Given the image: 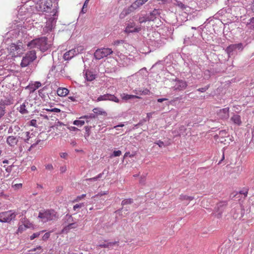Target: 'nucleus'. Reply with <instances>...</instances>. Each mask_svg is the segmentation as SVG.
<instances>
[{"label":"nucleus","instance_id":"obj_13","mask_svg":"<svg viewBox=\"0 0 254 254\" xmlns=\"http://www.w3.org/2000/svg\"><path fill=\"white\" fill-rule=\"evenodd\" d=\"M13 103V99L12 96L7 92L4 93L0 99V105L8 106Z\"/></svg>","mask_w":254,"mask_h":254},{"label":"nucleus","instance_id":"obj_57","mask_svg":"<svg viewBox=\"0 0 254 254\" xmlns=\"http://www.w3.org/2000/svg\"><path fill=\"white\" fill-rule=\"evenodd\" d=\"M60 157L64 159H66L67 157V153L66 152H62L60 154Z\"/></svg>","mask_w":254,"mask_h":254},{"label":"nucleus","instance_id":"obj_24","mask_svg":"<svg viewBox=\"0 0 254 254\" xmlns=\"http://www.w3.org/2000/svg\"><path fill=\"white\" fill-rule=\"evenodd\" d=\"M142 5L141 4L140 1L139 0H136L133 3H132V4L129 7L128 10L130 11L135 10Z\"/></svg>","mask_w":254,"mask_h":254},{"label":"nucleus","instance_id":"obj_17","mask_svg":"<svg viewBox=\"0 0 254 254\" xmlns=\"http://www.w3.org/2000/svg\"><path fill=\"white\" fill-rule=\"evenodd\" d=\"M19 139V135L18 136L10 135L7 136L6 142L9 146L14 147L17 144Z\"/></svg>","mask_w":254,"mask_h":254},{"label":"nucleus","instance_id":"obj_23","mask_svg":"<svg viewBox=\"0 0 254 254\" xmlns=\"http://www.w3.org/2000/svg\"><path fill=\"white\" fill-rule=\"evenodd\" d=\"M121 97L123 100L127 101L132 99L138 98L140 99V97L135 95H128L125 93L121 94Z\"/></svg>","mask_w":254,"mask_h":254},{"label":"nucleus","instance_id":"obj_54","mask_svg":"<svg viewBox=\"0 0 254 254\" xmlns=\"http://www.w3.org/2000/svg\"><path fill=\"white\" fill-rule=\"evenodd\" d=\"M155 143L157 144L160 147L165 146L164 142L161 140H158L155 142Z\"/></svg>","mask_w":254,"mask_h":254},{"label":"nucleus","instance_id":"obj_33","mask_svg":"<svg viewBox=\"0 0 254 254\" xmlns=\"http://www.w3.org/2000/svg\"><path fill=\"white\" fill-rule=\"evenodd\" d=\"M41 86V83L39 81H36L34 83L30 85V88L33 91H35L37 89H38L39 87Z\"/></svg>","mask_w":254,"mask_h":254},{"label":"nucleus","instance_id":"obj_62","mask_svg":"<svg viewBox=\"0 0 254 254\" xmlns=\"http://www.w3.org/2000/svg\"><path fill=\"white\" fill-rule=\"evenodd\" d=\"M178 5L182 9L185 8V5L181 2H178Z\"/></svg>","mask_w":254,"mask_h":254},{"label":"nucleus","instance_id":"obj_1","mask_svg":"<svg viewBox=\"0 0 254 254\" xmlns=\"http://www.w3.org/2000/svg\"><path fill=\"white\" fill-rule=\"evenodd\" d=\"M27 4H25L21 5L18 10L17 14V20H15V22H13L11 26L10 27V30L7 33L9 35H13L15 36L17 35H19L20 31L23 33L24 31L22 30L23 25L24 24V20H26L27 18L30 16L31 12L28 10L27 8Z\"/></svg>","mask_w":254,"mask_h":254},{"label":"nucleus","instance_id":"obj_4","mask_svg":"<svg viewBox=\"0 0 254 254\" xmlns=\"http://www.w3.org/2000/svg\"><path fill=\"white\" fill-rule=\"evenodd\" d=\"M250 212V210L248 206L239 204L232 208L230 214L234 219L244 220L248 217V215Z\"/></svg>","mask_w":254,"mask_h":254},{"label":"nucleus","instance_id":"obj_30","mask_svg":"<svg viewBox=\"0 0 254 254\" xmlns=\"http://www.w3.org/2000/svg\"><path fill=\"white\" fill-rule=\"evenodd\" d=\"M138 22L141 24L144 22H145L146 21H149L148 16L144 15L143 14H140L139 16L138 19Z\"/></svg>","mask_w":254,"mask_h":254},{"label":"nucleus","instance_id":"obj_31","mask_svg":"<svg viewBox=\"0 0 254 254\" xmlns=\"http://www.w3.org/2000/svg\"><path fill=\"white\" fill-rule=\"evenodd\" d=\"M219 135L222 139V140H220L221 142H224L226 141V139H224V140H223V138L225 137L229 136V134L225 130L220 131Z\"/></svg>","mask_w":254,"mask_h":254},{"label":"nucleus","instance_id":"obj_16","mask_svg":"<svg viewBox=\"0 0 254 254\" xmlns=\"http://www.w3.org/2000/svg\"><path fill=\"white\" fill-rule=\"evenodd\" d=\"M107 100L114 101L116 103L119 102V99L117 97H116L114 95L110 94H106L103 95H100L97 98L96 101L97 102H99Z\"/></svg>","mask_w":254,"mask_h":254},{"label":"nucleus","instance_id":"obj_42","mask_svg":"<svg viewBox=\"0 0 254 254\" xmlns=\"http://www.w3.org/2000/svg\"><path fill=\"white\" fill-rule=\"evenodd\" d=\"M86 196L85 194H83L81 195L77 196L76 198L74 200L73 202H78L81 199L83 198Z\"/></svg>","mask_w":254,"mask_h":254},{"label":"nucleus","instance_id":"obj_43","mask_svg":"<svg viewBox=\"0 0 254 254\" xmlns=\"http://www.w3.org/2000/svg\"><path fill=\"white\" fill-rule=\"evenodd\" d=\"M67 170V167L66 165L61 166L60 168V173L63 174L65 173Z\"/></svg>","mask_w":254,"mask_h":254},{"label":"nucleus","instance_id":"obj_55","mask_svg":"<svg viewBox=\"0 0 254 254\" xmlns=\"http://www.w3.org/2000/svg\"><path fill=\"white\" fill-rule=\"evenodd\" d=\"M248 189H244L240 191V194H242L244 195V196L246 197L248 194Z\"/></svg>","mask_w":254,"mask_h":254},{"label":"nucleus","instance_id":"obj_26","mask_svg":"<svg viewBox=\"0 0 254 254\" xmlns=\"http://www.w3.org/2000/svg\"><path fill=\"white\" fill-rule=\"evenodd\" d=\"M28 104V102H24L22 104H21L20 107L18 108L19 112L22 114H27L28 113V111L26 109V105Z\"/></svg>","mask_w":254,"mask_h":254},{"label":"nucleus","instance_id":"obj_32","mask_svg":"<svg viewBox=\"0 0 254 254\" xmlns=\"http://www.w3.org/2000/svg\"><path fill=\"white\" fill-rule=\"evenodd\" d=\"M74 57V56L71 53H69V50L65 53L63 56L64 60H69Z\"/></svg>","mask_w":254,"mask_h":254},{"label":"nucleus","instance_id":"obj_61","mask_svg":"<svg viewBox=\"0 0 254 254\" xmlns=\"http://www.w3.org/2000/svg\"><path fill=\"white\" fill-rule=\"evenodd\" d=\"M13 187L15 189H19L22 187V184H16L13 186Z\"/></svg>","mask_w":254,"mask_h":254},{"label":"nucleus","instance_id":"obj_53","mask_svg":"<svg viewBox=\"0 0 254 254\" xmlns=\"http://www.w3.org/2000/svg\"><path fill=\"white\" fill-rule=\"evenodd\" d=\"M124 42L123 40H116L114 42L113 44L115 46H118L120 44H123Z\"/></svg>","mask_w":254,"mask_h":254},{"label":"nucleus","instance_id":"obj_58","mask_svg":"<svg viewBox=\"0 0 254 254\" xmlns=\"http://www.w3.org/2000/svg\"><path fill=\"white\" fill-rule=\"evenodd\" d=\"M50 237V233H46L44 234V235L43 236V240L44 241H45L47 240Z\"/></svg>","mask_w":254,"mask_h":254},{"label":"nucleus","instance_id":"obj_35","mask_svg":"<svg viewBox=\"0 0 254 254\" xmlns=\"http://www.w3.org/2000/svg\"><path fill=\"white\" fill-rule=\"evenodd\" d=\"M133 202V200L131 198L125 199L122 202V205L124 206L126 205L131 204Z\"/></svg>","mask_w":254,"mask_h":254},{"label":"nucleus","instance_id":"obj_18","mask_svg":"<svg viewBox=\"0 0 254 254\" xmlns=\"http://www.w3.org/2000/svg\"><path fill=\"white\" fill-rule=\"evenodd\" d=\"M229 108L220 109L217 113L218 117L222 120L228 119L229 117Z\"/></svg>","mask_w":254,"mask_h":254},{"label":"nucleus","instance_id":"obj_10","mask_svg":"<svg viewBox=\"0 0 254 254\" xmlns=\"http://www.w3.org/2000/svg\"><path fill=\"white\" fill-rule=\"evenodd\" d=\"M16 216L15 212L11 210L0 213V222L9 223Z\"/></svg>","mask_w":254,"mask_h":254},{"label":"nucleus","instance_id":"obj_36","mask_svg":"<svg viewBox=\"0 0 254 254\" xmlns=\"http://www.w3.org/2000/svg\"><path fill=\"white\" fill-rule=\"evenodd\" d=\"M89 0H86L85 1L81 11L82 13H85L87 11V5L89 2Z\"/></svg>","mask_w":254,"mask_h":254},{"label":"nucleus","instance_id":"obj_27","mask_svg":"<svg viewBox=\"0 0 254 254\" xmlns=\"http://www.w3.org/2000/svg\"><path fill=\"white\" fill-rule=\"evenodd\" d=\"M64 220L65 224H74L75 223L74 222L73 218L72 217V216L69 214H66L64 216Z\"/></svg>","mask_w":254,"mask_h":254},{"label":"nucleus","instance_id":"obj_60","mask_svg":"<svg viewBox=\"0 0 254 254\" xmlns=\"http://www.w3.org/2000/svg\"><path fill=\"white\" fill-rule=\"evenodd\" d=\"M51 112H55V113H60L61 112V110L58 108H52L50 110Z\"/></svg>","mask_w":254,"mask_h":254},{"label":"nucleus","instance_id":"obj_11","mask_svg":"<svg viewBox=\"0 0 254 254\" xmlns=\"http://www.w3.org/2000/svg\"><path fill=\"white\" fill-rule=\"evenodd\" d=\"M57 19V15L56 16H50L46 22L45 26L43 28V32L46 33L51 31L55 27Z\"/></svg>","mask_w":254,"mask_h":254},{"label":"nucleus","instance_id":"obj_52","mask_svg":"<svg viewBox=\"0 0 254 254\" xmlns=\"http://www.w3.org/2000/svg\"><path fill=\"white\" fill-rule=\"evenodd\" d=\"M108 194V191L100 192L98 193L97 195L94 196V197L101 196L103 195H105V194Z\"/></svg>","mask_w":254,"mask_h":254},{"label":"nucleus","instance_id":"obj_7","mask_svg":"<svg viewBox=\"0 0 254 254\" xmlns=\"http://www.w3.org/2000/svg\"><path fill=\"white\" fill-rule=\"evenodd\" d=\"M244 49V45L242 43H238L231 44L229 45L226 50V51L229 57H231L237 55L238 53L241 52Z\"/></svg>","mask_w":254,"mask_h":254},{"label":"nucleus","instance_id":"obj_8","mask_svg":"<svg viewBox=\"0 0 254 254\" xmlns=\"http://www.w3.org/2000/svg\"><path fill=\"white\" fill-rule=\"evenodd\" d=\"M36 58V51L31 50L28 52L24 57H23L21 62L22 67H26L32 63Z\"/></svg>","mask_w":254,"mask_h":254},{"label":"nucleus","instance_id":"obj_22","mask_svg":"<svg viewBox=\"0 0 254 254\" xmlns=\"http://www.w3.org/2000/svg\"><path fill=\"white\" fill-rule=\"evenodd\" d=\"M68 90L64 87H59L57 91V94L61 97L65 96L68 94Z\"/></svg>","mask_w":254,"mask_h":254},{"label":"nucleus","instance_id":"obj_5","mask_svg":"<svg viewBox=\"0 0 254 254\" xmlns=\"http://www.w3.org/2000/svg\"><path fill=\"white\" fill-rule=\"evenodd\" d=\"M51 46V44L47 41V38L45 37L33 40L27 44V46L30 49L35 48L42 52L47 51Z\"/></svg>","mask_w":254,"mask_h":254},{"label":"nucleus","instance_id":"obj_6","mask_svg":"<svg viewBox=\"0 0 254 254\" xmlns=\"http://www.w3.org/2000/svg\"><path fill=\"white\" fill-rule=\"evenodd\" d=\"M58 217L57 213L53 209L41 210L38 215V218L43 223L50 221H56L58 219Z\"/></svg>","mask_w":254,"mask_h":254},{"label":"nucleus","instance_id":"obj_20","mask_svg":"<svg viewBox=\"0 0 254 254\" xmlns=\"http://www.w3.org/2000/svg\"><path fill=\"white\" fill-rule=\"evenodd\" d=\"M159 14L160 10L158 9H154L148 15H147L149 21H154L159 16Z\"/></svg>","mask_w":254,"mask_h":254},{"label":"nucleus","instance_id":"obj_59","mask_svg":"<svg viewBox=\"0 0 254 254\" xmlns=\"http://www.w3.org/2000/svg\"><path fill=\"white\" fill-rule=\"evenodd\" d=\"M40 140L39 139V140H37L35 143H33L31 145L29 150H30L32 148H34V147H35L37 144H38V143L40 142Z\"/></svg>","mask_w":254,"mask_h":254},{"label":"nucleus","instance_id":"obj_28","mask_svg":"<svg viewBox=\"0 0 254 254\" xmlns=\"http://www.w3.org/2000/svg\"><path fill=\"white\" fill-rule=\"evenodd\" d=\"M136 94H138L139 95H148L149 94L150 91L148 89H144L143 90H135L133 91Z\"/></svg>","mask_w":254,"mask_h":254},{"label":"nucleus","instance_id":"obj_44","mask_svg":"<svg viewBox=\"0 0 254 254\" xmlns=\"http://www.w3.org/2000/svg\"><path fill=\"white\" fill-rule=\"evenodd\" d=\"M209 87V85H207L205 86L204 87L200 88L197 89V91L201 92H204L206 91Z\"/></svg>","mask_w":254,"mask_h":254},{"label":"nucleus","instance_id":"obj_38","mask_svg":"<svg viewBox=\"0 0 254 254\" xmlns=\"http://www.w3.org/2000/svg\"><path fill=\"white\" fill-rule=\"evenodd\" d=\"M20 129V128L16 126H14L13 127H9L8 130V133H12L13 131V130L15 129L16 131H18V130Z\"/></svg>","mask_w":254,"mask_h":254},{"label":"nucleus","instance_id":"obj_15","mask_svg":"<svg viewBox=\"0 0 254 254\" xmlns=\"http://www.w3.org/2000/svg\"><path fill=\"white\" fill-rule=\"evenodd\" d=\"M18 135L19 138L22 139L27 143H31L32 141L30 139L34 137L33 133L30 132V131H24L21 133H19Z\"/></svg>","mask_w":254,"mask_h":254},{"label":"nucleus","instance_id":"obj_25","mask_svg":"<svg viewBox=\"0 0 254 254\" xmlns=\"http://www.w3.org/2000/svg\"><path fill=\"white\" fill-rule=\"evenodd\" d=\"M231 120L236 125H240L242 123L241 117L238 115H233L231 118Z\"/></svg>","mask_w":254,"mask_h":254},{"label":"nucleus","instance_id":"obj_45","mask_svg":"<svg viewBox=\"0 0 254 254\" xmlns=\"http://www.w3.org/2000/svg\"><path fill=\"white\" fill-rule=\"evenodd\" d=\"M86 79L88 81H92L95 78V76L93 75H88L87 73H86Z\"/></svg>","mask_w":254,"mask_h":254},{"label":"nucleus","instance_id":"obj_37","mask_svg":"<svg viewBox=\"0 0 254 254\" xmlns=\"http://www.w3.org/2000/svg\"><path fill=\"white\" fill-rule=\"evenodd\" d=\"M85 122L83 120H75L73 122V125L77 126H82L84 124Z\"/></svg>","mask_w":254,"mask_h":254},{"label":"nucleus","instance_id":"obj_9","mask_svg":"<svg viewBox=\"0 0 254 254\" xmlns=\"http://www.w3.org/2000/svg\"><path fill=\"white\" fill-rule=\"evenodd\" d=\"M113 53L110 48H100L96 50L94 53V58L96 60H101Z\"/></svg>","mask_w":254,"mask_h":254},{"label":"nucleus","instance_id":"obj_51","mask_svg":"<svg viewBox=\"0 0 254 254\" xmlns=\"http://www.w3.org/2000/svg\"><path fill=\"white\" fill-rule=\"evenodd\" d=\"M69 230L70 229L69 228V227L66 224H65V226L63 228L62 232L63 233H67L69 231Z\"/></svg>","mask_w":254,"mask_h":254},{"label":"nucleus","instance_id":"obj_12","mask_svg":"<svg viewBox=\"0 0 254 254\" xmlns=\"http://www.w3.org/2000/svg\"><path fill=\"white\" fill-rule=\"evenodd\" d=\"M187 86V82L182 80L175 79L172 82V88L174 90L181 91L184 90Z\"/></svg>","mask_w":254,"mask_h":254},{"label":"nucleus","instance_id":"obj_3","mask_svg":"<svg viewBox=\"0 0 254 254\" xmlns=\"http://www.w3.org/2000/svg\"><path fill=\"white\" fill-rule=\"evenodd\" d=\"M58 3L53 2L51 0H39L36 5L35 8L37 11L41 12L50 13L47 15L48 16H56L57 13Z\"/></svg>","mask_w":254,"mask_h":254},{"label":"nucleus","instance_id":"obj_29","mask_svg":"<svg viewBox=\"0 0 254 254\" xmlns=\"http://www.w3.org/2000/svg\"><path fill=\"white\" fill-rule=\"evenodd\" d=\"M116 244V242H105L100 244L99 247L100 248H111L112 246Z\"/></svg>","mask_w":254,"mask_h":254},{"label":"nucleus","instance_id":"obj_2","mask_svg":"<svg viewBox=\"0 0 254 254\" xmlns=\"http://www.w3.org/2000/svg\"><path fill=\"white\" fill-rule=\"evenodd\" d=\"M6 44L2 43L1 49L0 50V57L1 60L3 58L5 60V63L13 57L20 56L24 52L23 44L21 42L17 44L11 43L6 49H4ZM11 62V61H10Z\"/></svg>","mask_w":254,"mask_h":254},{"label":"nucleus","instance_id":"obj_48","mask_svg":"<svg viewBox=\"0 0 254 254\" xmlns=\"http://www.w3.org/2000/svg\"><path fill=\"white\" fill-rule=\"evenodd\" d=\"M66 225L69 227L70 230L77 227V225L76 224V223H74V224H68Z\"/></svg>","mask_w":254,"mask_h":254},{"label":"nucleus","instance_id":"obj_47","mask_svg":"<svg viewBox=\"0 0 254 254\" xmlns=\"http://www.w3.org/2000/svg\"><path fill=\"white\" fill-rule=\"evenodd\" d=\"M68 99L72 102H77L78 100L77 99L76 96H70L68 97Z\"/></svg>","mask_w":254,"mask_h":254},{"label":"nucleus","instance_id":"obj_41","mask_svg":"<svg viewBox=\"0 0 254 254\" xmlns=\"http://www.w3.org/2000/svg\"><path fill=\"white\" fill-rule=\"evenodd\" d=\"M122 154V152L120 150L114 151L111 157H118Z\"/></svg>","mask_w":254,"mask_h":254},{"label":"nucleus","instance_id":"obj_50","mask_svg":"<svg viewBox=\"0 0 254 254\" xmlns=\"http://www.w3.org/2000/svg\"><path fill=\"white\" fill-rule=\"evenodd\" d=\"M30 125L34 127H37V121L36 120L33 119L30 122Z\"/></svg>","mask_w":254,"mask_h":254},{"label":"nucleus","instance_id":"obj_21","mask_svg":"<svg viewBox=\"0 0 254 254\" xmlns=\"http://www.w3.org/2000/svg\"><path fill=\"white\" fill-rule=\"evenodd\" d=\"M84 47L82 46H78L76 47L69 50V53H71L74 56L78 55L83 52Z\"/></svg>","mask_w":254,"mask_h":254},{"label":"nucleus","instance_id":"obj_56","mask_svg":"<svg viewBox=\"0 0 254 254\" xmlns=\"http://www.w3.org/2000/svg\"><path fill=\"white\" fill-rule=\"evenodd\" d=\"M93 112L95 114L101 115L102 114V112L98 108H94L93 110Z\"/></svg>","mask_w":254,"mask_h":254},{"label":"nucleus","instance_id":"obj_19","mask_svg":"<svg viewBox=\"0 0 254 254\" xmlns=\"http://www.w3.org/2000/svg\"><path fill=\"white\" fill-rule=\"evenodd\" d=\"M8 61L6 62L5 63V61H4V64L0 65V76H2V78H5L10 75V71H9V69H6L8 67L7 65L5 67H4L5 65L7 63H8Z\"/></svg>","mask_w":254,"mask_h":254},{"label":"nucleus","instance_id":"obj_40","mask_svg":"<svg viewBox=\"0 0 254 254\" xmlns=\"http://www.w3.org/2000/svg\"><path fill=\"white\" fill-rule=\"evenodd\" d=\"M4 108V107L0 106V120L5 113Z\"/></svg>","mask_w":254,"mask_h":254},{"label":"nucleus","instance_id":"obj_46","mask_svg":"<svg viewBox=\"0 0 254 254\" xmlns=\"http://www.w3.org/2000/svg\"><path fill=\"white\" fill-rule=\"evenodd\" d=\"M40 235V232L35 233L30 236V239L31 240H33L34 239L38 237Z\"/></svg>","mask_w":254,"mask_h":254},{"label":"nucleus","instance_id":"obj_14","mask_svg":"<svg viewBox=\"0 0 254 254\" xmlns=\"http://www.w3.org/2000/svg\"><path fill=\"white\" fill-rule=\"evenodd\" d=\"M141 30L140 25H136L134 22H129L126 28V33H137Z\"/></svg>","mask_w":254,"mask_h":254},{"label":"nucleus","instance_id":"obj_64","mask_svg":"<svg viewBox=\"0 0 254 254\" xmlns=\"http://www.w3.org/2000/svg\"><path fill=\"white\" fill-rule=\"evenodd\" d=\"M168 99L167 98H159L157 99V101L159 103H161L164 101H166Z\"/></svg>","mask_w":254,"mask_h":254},{"label":"nucleus","instance_id":"obj_34","mask_svg":"<svg viewBox=\"0 0 254 254\" xmlns=\"http://www.w3.org/2000/svg\"><path fill=\"white\" fill-rule=\"evenodd\" d=\"M180 199L182 200H189V201L192 200L194 199V197L191 196H188L186 195L182 194L180 195Z\"/></svg>","mask_w":254,"mask_h":254},{"label":"nucleus","instance_id":"obj_49","mask_svg":"<svg viewBox=\"0 0 254 254\" xmlns=\"http://www.w3.org/2000/svg\"><path fill=\"white\" fill-rule=\"evenodd\" d=\"M45 168L47 170L51 171V170H53L54 169V167L52 165V164H47V165H45Z\"/></svg>","mask_w":254,"mask_h":254},{"label":"nucleus","instance_id":"obj_39","mask_svg":"<svg viewBox=\"0 0 254 254\" xmlns=\"http://www.w3.org/2000/svg\"><path fill=\"white\" fill-rule=\"evenodd\" d=\"M84 206V203H80L79 204H76L73 206V210H76L77 209L80 208Z\"/></svg>","mask_w":254,"mask_h":254},{"label":"nucleus","instance_id":"obj_63","mask_svg":"<svg viewBox=\"0 0 254 254\" xmlns=\"http://www.w3.org/2000/svg\"><path fill=\"white\" fill-rule=\"evenodd\" d=\"M122 57H123V59L124 60H126V61H125L126 64H123V66H125V65H127V61H128V59L127 57H126L125 56H124V55L122 56Z\"/></svg>","mask_w":254,"mask_h":254}]
</instances>
